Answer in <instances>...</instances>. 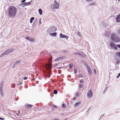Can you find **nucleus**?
Instances as JSON below:
<instances>
[{
    "label": "nucleus",
    "mask_w": 120,
    "mask_h": 120,
    "mask_svg": "<svg viewBox=\"0 0 120 120\" xmlns=\"http://www.w3.org/2000/svg\"><path fill=\"white\" fill-rule=\"evenodd\" d=\"M17 12V8L14 6L9 7L7 11L8 15L9 17L12 18H13L16 16Z\"/></svg>",
    "instance_id": "obj_1"
},
{
    "label": "nucleus",
    "mask_w": 120,
    "mask_h": 120,
    "mask_svg": "<svg viewBox=\"0 0 120 120\" xmlns=\"http://www.w3.org/2000/svg\"><path fill=\"white\" fill-rule=\"evenodd\" d=\"M59 6L60 5L59 4L57 3L56 1V0H55L54 4H52L51 5V9H57L59 8Z\"/></svg>",
    "instance_id": "obj_2"
},
{
    "label": "nucleus",
    "mask_w": 120,
    "mask_h": 120,
    "mask_svg": "<svg viewBox=\"0 0 120 120\" xmlns=\"http://www.w3.org/2000/svg\"><path fill=\"white\" fill-rule=\"evenodd\" d=\"M109 45L111 47L112 49H114L115 50H117L118 49V48L117 47L116 45L112 42H111L109 44Z\"/></svg>",
    "instance_id": "obj_3"
},
{
    "label": "nucleus",
    "mask_w": 120,
    "mask_h": 120,
    "mask_svg": "<svg viewBox=\"0 0 120 120\" xmlns=\"http://www.w3.org/2000/svg\"><path fill=\"white\" fill-rule=\"evenodd\" d=\"M87 96L89 98H90L93 96V93L91 90H90L88 91L87 94Z\"/></svg>",
    "instance_id": "obj_4"
},
{
    "label": "nucleus",
    "mask_w": 120,
    "mask_h": 120,
    "mask_svg": "<svg viewBox=\"0 0 120 120\" xmlns=\"http://www.w3.org/2000/svg\"><path fill=\"white\" fill-rule=\"evenodd\" d=\"M56 30V28L55 26L51 27L48 30L49 32H54Z\"/></svg>",
    "instance_id": "obj_5"
},
{
    "label": "nucleus",
    "mask_w": 120,
    "mask_h": 120,
    "mask_svg": "<svg viewBox=\"0 0 120 120\" xmlns=\"http://www.w3.org/2000/svg\"><path fill=\"white\" fill-rule=\"evenodd\" d=\"M51 72V70L49 69L47 71H45V74L44 75V76L46 77L49 78L50 76V73Z\"/></svg>",
    "instance_id": "obj_6"
},
{
    "label": "nucleus",
    "mask_w": 120,
    "mask_h": 120,
    "mask_svg": "<svg viewBox=\"0 0 120 120\" xmlns=\"http://www.w3.org/2000/svg\"><path fill=\"white\" fill-rule=\"evenodd\" d=\"M74 54L80 56L81 57H84L85 56V55L82 52H76L74 53Z\"/></svg>",
    "instance_id": "obj_7"
},
{
    "label": "nucleus",
    "mask_w": 120,
    "mask_h": 120,
    "mask_svg": "<svg viewBox=\"0 0 120 120\" xmlns=\"http://www.w3.org/2000/svg\"><path fill=\"white\" fill-rule=\"evenodd\" d=\"M74 54L80 56L81 57H84L85 56V55L82 52H76L74 53Z\"/></svg>",
    "instance_id": "obj_8"
},
{
    "label": "nucleus",
    "mask_w": 120,
    "mask_h": 120,
    "mask_svg": "<svg viewBox=\"0 0 120 120\" xmlns=\"http://www.w3.org/2000/svg\"><path fill=\"white\" fill-rule=\"evenodd\" d=\"M117 36V35L115 33H113L111 34V38L113 41H114V40L115 39Z\"/></svg>",
    "instance_id": "obj_9"
},
{
    "label": "nucleus",
    "mask_w": 120,
    "mask_h": 120,
    "mask_svg": "<svg viewBox=\"0 0 120 120\" xmlns=\"http://www.w3.org/2000/svg\"><path fill=\"white\" fill-rule=\"evenodd\" d=\"M21 61L19 60H17L15 62H14L13 64V67L14 68L16 65H18L21 63Z\"/></svg>",
    "instance_id": "obj_10"
},
{
    "label": "nucleus",
    "mask_w": 120,
    "mask_h": 120,
    "mask_svg": "<svg viewBox=\"0 0 120 120\" xmlns=\"http://www.w3.org/2000/svg\"><path fill=\"white\" fill-rule=\"evenodd\" d=\"M60 38H65L67 39L68 38V36L66 35H63L61 33L60 34Z\"/></svg>",
    "instance_id": "obj_11"
},
{
    "label": "nucleus",
    "mask_w": 120,
    "mask_h": 120,
    "mask_svg": "<svg viewBox=\"0 0 120 120\" xmlns=\"http://www.w3.org/2000/svg\"><path fill=\"white\" fill-rule=\"evenodd\" d=\"M120 41V38L118 35H117L113 42H118Z\"/></svg>",
    "instance_id": "obj_12"
},
{
    "label": "nucleus",
    "mask_w": 120,
    "mask_h": 120,
    "mask_svg": "<svg viewBox=\"0 0 120 120\" xmlns=\"http://www.w3.org/2000/svg\"><path fill=\"white\" fill-rule=\"evenodd\" d=\"M14 50V49H7L6 51V52H7V54H8L12 52Z\"/></svg>",
    "instance_id": "obj_13"
},
{
    "label": "nucleus",
    "mask_w": 120,
    "mask_h": 120,
    "mask_svg": "<svg viewBox=\"0 0 120 120\" xmlns=\"http://www.w3.org/2000/svg\"><path fill=\"white\" fill-rule=\"evenodd\" d=\"M87 70V71H88V74L89 75H91L92 74V72L91 70V69L90 68V67H87V68H86Z\"/></svg>",
    "instance_id": "obj_14"
},
{
    "label": "nucleus",
    "mask_w": 120,
    "mask_h": 120,
    "mask_svg": "<svg viewBox=\"0 0 120 120\" xmlns=\"http://www.w3.org/2000/svg\"><path fill=\"white\" fill-rule=\"evenodd\" d=\"M116 20L118 22H120V13L117 16L116 18Z\"/></svg>",
    "instance_id": "obj_15"
},
{
    "label": "nucleus",
    "mask_w": 120,
    "mask_h": 120,
    "mask_svg": "<svg viewBox=\"0 0 120 120\" xmlns=\"http://www.w3.org/2000/svg\"><path fill=\"white\" fill-rule=\"evenodd\" d=\"M25 38L31 42H33L34 41V40L33 38H31L29 37H26Z\"/></svg>",
    "instance_id": "obj_16"
},
{
    "label": "nucleus",
    "mask_w": 120,
    "mask_h": 120,
    "mask_svg": "<svg viewBox=\"0 0 120 120\" xmlns=\"http://www.w3.org/2000/svg\"><path fill=\"white\" fill-rule=\"evenodd\" d=\"M64 57L63 56L60 57H59L56 58L54 60V61H60L61 60L63 59Z\"/></svg>",
    "instance_id": "obj_17"
},
{
    "label": "nucleus",
    "mask_w": 120,
    "mask_h": 120,
    "mask_svg": "<svg viewBox=\"0 0 120 120\" xmlns=\"http://www.w3.org/2000/svg\"><path fill=\"white\" fill-rule=\"evenodd\" d=\"M115 59L116 61V64H118L120 62V59L118 57H116V56Z\"/></svg>",
    "instance_id": "obj_18"
},
{
    "label": "nucleus",
    "mask_w": 120,
    "mask_h": 120,
    "mask_svg": "<svg viewBox=\"0 0 120 120\" xmlns=\"http://www.w3.org/2000/svg\"><path fill=\"white\" fill-rule=\"evenodd\" d=\"M8 54H7V52H6V51H5L3 53L0 55V57H2L4 56L5 55H6Z\"/></svg>",
    "instance_id": "obj_19"
},
{
    "label": "nucleus",
    "mask_w": 120,
    "mask_h": 120,
    "mask_svg": "<svg viewBox=\"0 0 120 120\" xmlns=\"http://www.w3.org/2000/svg\"><path fill=\"white\" fill-rule=\"evenodd\" d=\"M81 103L80 102H77L74 105V106L75 107H76L81 104Z\"/></svg>",
    "instance_id": "obj_20"
},
{
    "label": "nucleus",
    "mask_w": 120,
    "mask_h": 120,
    "mask_svg": "<svg viewBox=\"0 0 120 120\" xmlns=\"http://www.w3.org/2000/svg\"><path fill=\"white\" fill-rule=\"evenodd\" d=\"M57 33L56 32H54L53 33H50L49 34L50 35L53 36L54 37L56 36Z\"/></svg>",
    "instance_id": "obj_21"
},
{
    "label": "nucleus",
    "mask_w": 120,
    "mask_h": 120,
    "mask_svg": "<svg viewBox=\"0 0 120 120\" xmlns=\"http://www.w3.org/2000/svg\"><path fill=\"white\" fill-rule=\"evenodd\" d=\"M116 57H119V58L120 59V52H117L116 53Z\"/></svg>",
    "instance_id": "obj_22"
},
{
    "label": "nucleus",
    "mask_w": 120,
    "mask_h": 120,
    "mask_svg": "<svg viewBox=\"0 0 120 120\" xmlns=\"http://www.w3.org/2000/svg\"><path fill=\"white\" fill-rule=\"evenodd\" d=\"M83 63L84 64V65L86 66V68H87V67H90L88 64H87L86 62L84 61L83 62Z\"/></svg>",
    "instance_id": "obj_23"
},
{
    "label": "nucleus",
    "mask_w": 120,
    "mask_h": 120,
    "mask_svg": "<svg viewBox=\"0 0 120 120\" xmlns=\"http://www.w3.org/2000/svg\"><path fill=\"white\" fill-rule=\"evenodd\" d=\"M34 17H32L30 19V22L32 23L33 22V21L34 19Z\"/></svg>",
    "instance_id": "obj_24"
},
{
    "label": "nucleus",
    "mask_w": 120,
    "mask_h": 120,
    "mask_svg": "<svg viewBox=\"0 0 120 120\" xmlns=\"http://www.w3.org/2000/svg\"><path fill=\"white\" fill-rule=\"evenodd\" d=\"M38 12H39V14L40 15H41L42 14V10L41 9H39L38 10Z\"/></svg>",
    "instance_id": "obj_25"
},
{
    "label": "nucleus",
    "mask_w": 120,
    "mask_h": 120,
    "mask_svg": "<svg viewBox=\"0 0 120 120\" xmlns=\"http://www.w3.org/2000/svg\"><path fill=\"white\" fill-rule=\"evenodd\" d=\"M0 94L2 97H3L4 95L2 90H0Z\"/></svg>",
    "instance_id": "obj_26"
},
{
    "label": "nucleus",
    "mask_w": 120,
    "mask_h": 120,
    "mask_svg": "<svg viewBox=\"0 0 120 120\" xmlns=\"http://www.w3.org/2000/svg\"><path fill=\"white\" fill-rule=\"evenodd\" d=\"M95 4H95V3L94 2H93L91 3L89 5L92 6L94 5H95Z\"/></svg>",
    "instance_id": "obj_27"
},
{
    "label": "nucleus",
    "mask_w": 120,
    "mask_h": 120,
    "mask_svg": "<svg viewBox=\"0 0 120 120\" xmlns=\"http://www.w3.org/2000/svg\"><path fill=\"white\" fill-rule=\"evenodd\" d=\"M53 93L54 94H56L57 93V91L56 90H54L53 91Z\"/></svg>",
    "instance_id": "obj_28"
},
{
    "label": "nucleus",
    "mask_w": 120,
    "mask_h": 120,
    "mask_svg": "<svg viewBox=\"0 0 120 120\" xmlns=\"http://www.w3.org/2000/svg\"><path fill=\"white\" fill-rule=\"evenodd\" d=\"M117 33L120 35V28H119L117 31Z\"/></svg>",
    "instance_id": "obj_29"
},
{
    "label": "nucleus",
    "mask_w": 120,
    "mask_h": 120,
    "mask_svg": "<svg viewBox=\"0 0 120 120\" xmlns=\"http://www.w3.org/2000/svg\"><path fill=\"white\" fill-rule=\"evenodd\" d=\"M27 106L28 107V108H31L32 107V105L30 104H28L27 105Z\"/></svg>",
    "instance_id": "obj_30"
},
{
    "label": "nucleus",
    "mask_w": 120,
    "mask_h": 120,
    "mask_svg": "<svg viewBox=\"0 0 120 120\" xmlns=\"http://www.w3.org/2000/svg\"><path fill=\"white\" fill-rule=\"evenodd\" d=\"M74 73L76 74L77 73V69L76 68H75L74 69Z\"/></svg>",
    "instance_id": "obj_31"
},
{
    "label": "nucleus",
    "mask_w": 120,
    "mask_h": 120,
    "mask_svg": "<svg viewBox=\"0 0 120 120\" xmlns=\"http://www.w3.org/2000/svg\"><path fill=\"white\" fill-rule=\"evenodd\" d=\"M69 68H71L73 67V64L72 63L71 64L69 65Z\"/></svg>",
    "instance_id": "obj_32"
},
{
    "label": "nucleus",
    "mask_w": 120,
    "mask_h": 120,
    "mask_svg": "<svg viewBox=\"0 0 120 120\" xmlns=\"http://www.w3.org/2000/svg\"><path fill=\"white\" fill-rule=\"evenodd\" d=\"M19 6H21L22 7H24V3H21L19 5Z\"/></svg>",
    "instance_id": "obj_33"
},
{
    "label": "nucleus",
    "mask_w": 120,
    "mask_h": 120,
    "mask_svg": "<svg viewBox=\"0 0 120 120\" xmlns=\"http://www.w3.org/2000/svg\"><path fill=\"white\" fill-rule=\"evenodd\" d=\"M62 107L63 108H65L66 107V105L64 104H63L62 105Z\"/></svg>",
    "instance_id": "obj_34"
},
{
    "label": "nucleus",
    "mask_w": 120,
    "mask_h": 120,
    "mask_svg": "<svg viewBox=\"0 0 120 120\" xmlns=\"http://www.w3.org/2000/svg\"><path fill=\"white\" fill-rule=\"evenodd\" d=\"M83 86V85L82 84H80L79 85V87L80 88L82 87Z\"/></svg>",
    "instance_id": "obj_35"
},
{
    "label": "nucleus",
    "mask_w": 120,
    "mask_h": 120,
    "mask_svg": "<svg viewBox=\"0 0 120 120\" xmlns=\"http://www.w3.org/2000/svg\"><path fill=\"white\" fill-rule=\"evenodd\" d=\"M75 96L77 97H79L80 96L79 93H76L75 94Z\"/></svg>",
    "instance_id": "obj_36"
},
{
    "label": "nucleus",
    "mask_w": 120,
    "mask_h": 120,
    "mask_svg": "<svg viewBox=\"0 0 120 120\" xmlns=\"http://www.w3.org/2000/svg\"><path fill=\"white\" fill-rule=\"evenodd\" d=\"M39 25H40L41 24V19H39Z\"/></svg>",
    "instance_id": "obj_37"
},
{
    "label": "nucleus",
    "mask_w": 120,
    "mask_h": 120,
    "mask_svg": "<svg viewBox=\"0 0 120 120\" xmlns=\"http://www.w3.org/2000/svg\"><path fill=\"white\" fill-rule=\"evenodd\" d=\"M119 67L118 65H116V68H115V70H117L118 69Z\"/></svg>",
    "instance_id": "obj_38"
},
{
    "label": "nucleus",
    "mask_w": 120,
    "mask_h": 120,
    "mask_svg": "<svg viewBox=\"0 0 120 120\" xmlns=\"http://www.w3.org/2000/svg\"><path fill=\"white\" fill-rule=\"evenodd\" d=\"M24 7L25 6L28 5V4H27V3L26 2H25L24 3Z\"/></svg>",
    "instance_id": "obj_39"
},
{
    "label": "nucleus",
    "mask_w": 120,
    "mask_h": 120,
    "mask_svg": "<svg viewBox=\"0 0 120 120\" xmlns=\"http://www.w3.org/2000/svg\"><path fill=\"white\" fill-rule=\"evenodd\" d=\"M63 53L64 54L68 52V51L67 50H64L63 51Z\"/></svg>",
    "instance_id": "obj_40"
},
{
    "label": "nucleus",
    "mask_w": 120,
    "mask_h": 120,
    "mask_svg": "<svg viewBox=\"0 0 120 120\" xmlns=\"http://www.w3.org/2000/svg\"><path fill=\"white\" fill-rule=\"evenodd\" d=\"M80 82L81 83H83L84 82V80H81L80 81Z\"/></svg>",
    "instance_id": "obj_41"
},
{
    "label": "nucleus",
    "mask_w": 120,
    "mask_h": 120,
    "mask_svg": "<svg viewBox=\"0 0 120 120\" xmlns=\"http://www.w3.org/2000/svg\"><path fill=\"white\" fill-rule=\"evenodd\" d=\"M94 72L95 75H96V71L95 69V68L94 69Z\"/></svg>",
    "instance_id": "obj_42"
},
{
    "label": "nucleus",
    "mask_w": 120,
    "mask_h": 120,
    "mask_svg": "<svg viewBox=\"0 0 120 120\" xmlns=\"http://www.w3.org/2000/svg\"><path fill=\"white\" fill-rule=\"evenodd\" d=\"M52 106L53 108H56L57 107V106L56 105H53Z\"/></svg>",
    "instance_id": "obj_43"
},
{
    "label": "nucleus",
    "mask_w": 120,
    "mask_h": 120,
    "mask_svg": "<svg viewBox=\"0 0 120 120\" xmlns=\"http://www.w3.org/2000/svg\"><path fill=\"white\" fill-rule=\"evenodd\" d=\"M31 1L29 2H27L28 5H30L31 4Z\"/></svg>",
    "instance_id": "obj_44"
},
{
    "label": "nucleus",
    "mask_w": 120,
    "mask_h": 120,
    "mask_svg": "<svg viewBox=\"0 0 120 120\" xmlns=\"http://www.w3.org/2000/svg\"><path fill=\"white\" fill-rule=\"evenodd\" d=\"M22 82H19V83H18L17 84V85L18 86H19V85H21L22 84Z\"/></svg>",
    "instance_id": "obj_45"
},
{
    "label": "nucleus",
    "mask_w": 120,
    "mask_h": 120,
    "mask_svg": "<svg viewBox=\"0 0 120 120\" xmlns=\"http://www.w3.org/2000/svg\"><path fill=\"white\" fill-rule=\"evenodd\" d=\"M120 76V73H119L118 75V76H116V78H118Z\"/></svg>",
    "instance_id": "obj_46"
},
{
    "label": "nucleus",
    "mask_w": 120,
    "mask_h": 120,
    "mask_svg": "<svg viewBox=\"0 0 120 120\" xmlns=\"http://www.w3.org/2000/svg\"><path fill=\"white\" fill-rule=\"evenodd\" d=\"M28 78V77H24L23 78V79L24 80H26Z\"/></svg>",
    "instance_id": "obj_47"
},
{
    "label": "nucleus",
    "mask_w": 120,
    "mask_h": 120,
    "mask_svg": "<svg viewBox=\"0 0 120 120\" xmlns=\"http://www.w3.org/2000/svg\"><path fill=\"white\" fill-rule=\"evenodd\" d=\"M117 47H118L120 49V44L116 45Z\"/></svg>",
    "instance_id": "obj_48"
},
{
    "label": "nucleus",
    "mask_w": 120,
    "mask_h": 120,
    "mask_svg": "<svg viewBox=\"0 0 120 120\" xmlns=\"http://www.w3.org/2000/svg\"><path fill=\"white\" fill-rule=\"evenodd\" d=\"M2 86H1L0 87V90H2Z\"/></svg>",
    "instance_id": "obj_49"
},
{
    "label": "nucleus",
    "mask_w": 120,
    "mask_h": 120,
    "mask_svg": "<svg viewBox=\"0 0 120 120\" xmlns=\"http://www.w3.org/2000/svg\"><path fill=\"white\" fill-rule=\"evenodd\" d=\"M48 66L50 68H51L52 67V66L51 64H49Z\"/></svg>",
    "instance_id": "obj_50"
},
{
    "label": "nucleus",
    "mask_w": 120,
    "mask_h": 120,
    "mask_svg": "<svg viewBox=\"0 0 120 120\" xmlns=\"http://www.w3.org/2000/svg\"><path fill=\"white\" fill-rule=\"evenodd\" d=\"M83 75L81 74H80L79 75V76L80 77H82Z\"/></svg>",
    "instance_id": "obj_51"
},
{
    "label": "nucleus",
    "mask_w": 120,
    "mask_h": 120,
    "mask_svg": "<svg viewBox=\"0 0 120 120\" xmlns=\"http://www.w3.org/2000/svg\"><path fill=\"white\" fill-rule=\"evenodd\" d=\"M104 115H101L100 116V118H102L103 117V116H104Z\"/></svg>",
    "instance_id": "obj_52"
},
{
    "label": "nucleus",
    "mask_w": 120,
    "mask_h": 120,
    "mask_svg": "<svg viewBox=\"0 0 120 120\" xmlns=\"http://www.w3.org/2000/svg\"><path fill=\"white\" fill-rule=\"evenodd\" d=\"M26 0H22V2L23 3H25V2L26 1Z\"/></svg>",
    "instance_id": "obj_53"
},
{
    "label": "nucleus",
    "mask_w": 120,
    "mask_h": 120,
    "mask_svg": "<svg viewBox=\"0 0 120 120\" xmlns=\"http://www.w3.org/2000/svg\"><path fill=\"white\" fill-rule=\"evenodd\" d=\"M0 119L1 120H4V118H1L0 117Z\"/></svg>",
    "instance_id": "obj_54"
},
{
    "label": "nucleus",
    "mask_w": 120,
    "mask_h": 120,
    "mask_svg": "<svg viewBox=\"0 0 120 120\" xmlns=\"http://www.w3.org/2000/svg\"><path fill=\"white\" fill-rule=\"evenodd\" d=\"M73 99L74 100H76V97H75L74 98H73Z\"/></svg>",
    "instance_id": "obj_55"
},
{
    "label": "nucleus",
    "mask_w": 120,
    "mask_h": 120,
    "mask_svg": "<svg viewBox=\"0 0 120 120\" xmlns=\"http://www.w3.org/2000/svg\"><path fill=\"white\" fill-rule=\"evenodd\" d=\"M93 0H86V1L88 2L89 1H92Z\"/></svg>",
    "instance_id": "obj_56"
},
{
    "label": "nucleus",
    "mask_w": 120,
    "mask_h": 120,
    "mask_svg": "<svg viewBox=\"0 0 120 120\" xmlns=\"http://www.w3.org/2000/svg\"><path fill=\"white\" fill-rule=\"evenodd\" d=\"M3 84V83L2 82H1L0 84V85H1V86H2Z\"/></svg>",
    "instance_id": "obj_57"
},
{
    "label": "nucleus",
    "mask_w": 120,
    "mask_h": 120,
    "mask_svg": "<svg viewBox=\"0 0 120 120\" xmlns=\"http://www.w3.org/2000/svg\"><path fill=\"white\" fill-rule=\"evenodd\" d=\"M91 109V108H90L88 109V110L87 111V112H88V111L90 110V109Z\"/></svg>",
    "instance_id": "obj_58"
},
{
    "label": "nucleus",
    "mask_w": 120,
    "mask_h": 120,
    "mask_svg": "<svg viewBox=\"0 0 120 120\" xmlns=\"http://www.w3.org/2000/svg\"><path fill=\"white\" fill-rule=\"evenodd\" d=\"M36 82L37 84H38V81H36Z\"/></svg>",
    "instance_id": "obj_59"
},
{
    "label": "nucleus",
    "mask_w": 120,
    "mask_h": 120,
    "mask_svg": "<svg viewBox=\"0 0 120 120\" xmlns=\"http://www.w3.org/2000/svg\"><path fill=\"white\" fill-rule=\"evenodd\" d=\"M62 68V67H60L59 68H58L59 69H61Z\"/></svg>",
    "instance_id": "obj_60"
},
{
    "label": "nucleus",
    "mask_w": 120,
    "mask_h": 120,
    "mask_svg": "<svg viewBox=\"0 0 120 120\" xmlns=\"http://www.w3.org/2000/svg\"><path fill=\"white\" fill-rule=\"evenodd\" d=\"M12 0H8V1H12Z\"/></svg>",
    "instance_id": "obj_61"
},
{
    "label": "nucleus",
    "mask_w": 120,
    "mask_h": 120,
    "mask_svg": "<svg viewBox=\"0 0 120 120\" xmlns=\"http://www.w3.org/2000/svg\"><path fill=\"white\" fill-rule=\"evenodd\" d=\"M53 120H58L56 119H55Z\"/></svg>",
    "instance_id": "obj_62"
},
{
    "label": "nucleus",
    "mask_w": 120,
    "mask_h": 120,
    "mask_svg": "<svg viewBox=\"0 0 120 120\" xmlns=\"http://www.w3.org/2000/svg\"><path fill=\"white\" fill-rule=\"evenodd\" d=\"M68 120V119L66 118V119H65L64 120Z\"/></svg>",
    "instance_id": "obj_63"
},
{
    "label": "nucleus",
    "mask_w": 120,
    "mask_h": 120,
    "mask_svg": "<svg viewBox=\"0 0 120 120\" xmlns=\"http://www.w3.org/2000/svg\"><path fill=\"white\" fill-rule=\"evenodd\" d=\"M61 115H62L63 116V115H64V114H63V113H61Z\"/></svg>",
    "instance_id": "obj_64"
}]
</instances>
